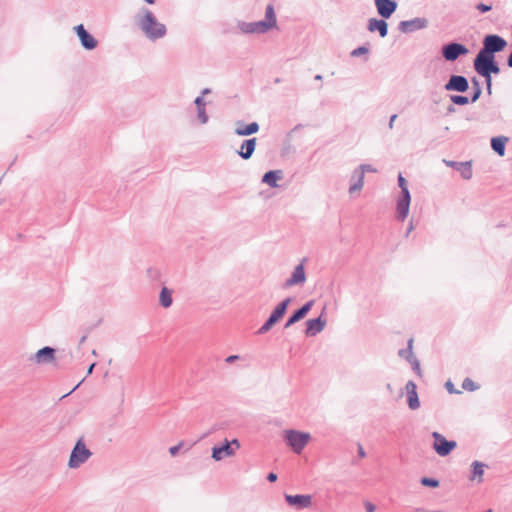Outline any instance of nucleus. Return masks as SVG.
I'll use <instances>...</instances> for the list:
<instances>
[{
	"label": "nucleus",
	"instance_id": "4468645a",
	"mask_svg": "<svg viewBox=\"0 0 512 512\" xmlns=\"http://www.w3.org/2000/svg\"><path fill=\"white\" fill-rule=\"evenodd\" d=\"M375 5L379 15L383 18H389L397 7L396 2L393 0H375Z\"/></svg>",
	"mask_w": 512,
	"mask_h": 512
},
{
	"label": "nucleus",
	"instance_id": "f257e3e1",
	"mask_svg": "<svg viewBox=\"0 0 512 512\" xmlns=\"http://www.w3.org/2000/svg\"><path fill=\"white\" fill-rule=\"evenodd\" d=\"M134 20L138 29L149 41L155 42L167 35L166 25L160 22L148 8H141Z\"/></svg>",
	"mask_w": 512,
	"mask_h": 512
},
{
	"label": "nucleus",
	"instance_id": "c03bdc74",
	"mask_svg": "<svg viewBox=\"0 0 512 512\" xmlns=\"http://www.w3.org/2000/svg\"><path fill=\"white\" fill-rule=\"evenodd\" d=\"M445 387L450 393H459V391L455 390L453 384L449 381L445 384Z\"/></svg>",
	"mask_w": 512,
	"mask_h": 512
},
{
	"label": "nucleus",
	"instance_id": "0eeeda50",
	"mask_svg": "<svg viewBox=\"0 0 512 512\" xmlns=\"http://www.w3.org/2000/svg\"><path fill=\"white\" fill-rule=\"evenodd\" d=\"M506 41L497 35H488L484 39V48L481 50L485 54L493 55L495 52L503 50Z\"/></svg>",
	"mask_w": 512,
	"mask_h": 512
},
{
	"label": "nucleus",
	"instance_id": "603ef678",
	"mask_svg": "<svg viewBox=\"0 0 512 512\" xmlns=\"http://www.w3.org/2000/svg\"><path fill=\"white\" fill-rule=\"evenodd\" d=\"M508 65L510 67H512V53L510 54L509 58H508Z\"/></svg>",
	"mask_w": 512,
	"mask_h": 512
},
{
	"label": "nucleus",
	"instance_id": "2f4dec72",
	"mask_svg": "<svg viewBox=\"0 0 512 512\" xmlns=\"http://www.w3.org/2000/svg\"><path fill=\"white\" fill-rule=\"evenodd\" d=\"M398 183L401 188L402 194H410L407 186V182L405 178L402 176V174H399L398 176Z\"/></svg>",
	"mask_w": 512,
	"mask_h": 512
},
{
	"label": "nucleus",
	"instance_id": "79ce46f5",
	"mask_svg": "<svg viewBox=\"0 0 512 512\" xmlns=\"http://www.w3.org/2000/svg\"><path fill=\"white\" fill-rule=\"evenodd\" d=\"M366 512H374L375 511V505L371 502H365L364 504Z\"/></svg>",
	"mask_w": 512,
	"mask_h": 512
},
{
	"label": "nucleus",
	"instance_id": "69168bd1",
	"mask_svg": "<svg viewBox=\"0 0 512 512\" xmlns=\"http://www.w3.org/2000/svg\"><path fill=\"white\" fill-rule=\"evenodd\" d=\"M486 512H493V511H492V510H488V511H486Z\"/></svg>",
	"mask_w": 512,
	"mask_h": 512
},
{
	"label": "nucleus",
	"instance_id": "b1692460",
	"mask_svg": "<svg viewBox=\"0 0 512 512\" xmlns=\"http://www.w3.org/2000/svg\"><path fill=\"white\" fill-rule=\"evenodd\" d=\"M412 347H413V339L411 338V339H409V342H408V350H401L399 352V355L401 357H405L407 360L411 361L413 364V369L420 375V365L416 360L413 359Z\"/></svg>",
	"mask_w": 512,
	"mask_h": 512
},
{
	"label": "nucleus",
	"instance_id": "f8f14e48",
	"mask_svg": "<svg viewBox=\"0 0 512 512\" xmlns=\"http://www.w3.org/2000/svg\"><path fill=\"white\" fill-rule=\"evenodd\" d=\"M443 57L447 61H454L460 55H465L468 53V49L459 43H450L443 47L442 49Z\"/></svg>",
	"mask_w": 512,
	"mask_h": 512
},
{
	"label": "nucleus",
	"instance_id": "f03ea898",
	"mask_svg": "<svg viewBox=\"0 0 512 512\" xmlns=\"http://www.w3.org/2000/svg\"><path fill=\"white\" fill-rule=\"evenodd\" d=\"M474 68L478 74L486 78L488 89H490L491 73H499V67L494 63V55L480 51L474 60Z\"/></svg>",
	"mask_w": 512,
	"mask_h": 512
},
{
	"label": "nucleus",
	"instance_id": "473e14b6",
	"mask_svg": "<svg viewBox=\"0 0 512 512\" xmlns=\"http://www.w3.org/2000/svg\"><path fill=\"white\" fill-rule=\"evenodd\" d=\"M421 483L424 485V486H429V487H438L439 486V482L438 480L436 479H431V478H422L421 479Z\"/></svg>",
	"mask_w": 512,
	"mask_h": 512
},
{
	"label": "nucleus",
	"instance_id": "ea45409f",
	"mask_svg": "<svg viewBox=\"0 0 512 512\" xmlns=\"http://www.w3.org/2000/svg\"><path fill=\"white\" fill-rule=\"evenodd\" d=\"M182 446V443H179L175 446H172L169 448V453L172 455V456H176L177 453L179 452L180 448Z\"/></svg>",
	"mask_w": 512,
	"mask_h": 512
},
{
	"label": "nucleus",
	"instance_id": "4d7b16f0",
	"mask_svg": "<svg viewBox=\"0 0 512 512\" xmlns=\"http://www.w3.org/2000/svg\"><path fill=\"white\" fill-rule=\"evenodd\" d=\"M86 338H87L86 336H83V337L80 339V344L84 343V342H85V340H86Z\"/></svg>",
	"mask_w": 512,
	"mask_h": 512
},
{
	"label": "nucleus",
	"instance_id": "c756f323",
	"mask_svg": "<svg viewBox=\"0 0 512 512\" xmlns=\"http://www.w3.org/2000/svg\"><path fill=\"white\" fill-rule=\"evenodd\" d=\"M314 302L312 300L306 302L301 308H299L297 313L300 315V317L303 319L307 313L311 310Z\"/></svg>",
	"mask_w": 512,
	"mask_h": 512
},
{
	"label": "nucleus",
	"instance_id": "09e8293b",
	"mask_svg": "<svg viewBox=\"0 0 512 512\" xmlns=\"http://www.w3.org/2000/svg\"><path fill=\"white\" fill-rule=\"evenodd\" d=\"M358 453H359V456H360L361 458H364V457H365V452H364V450H363V448H362V446H361V445H359V447H358Z\"/></svg>",
	"mask_w": 512,
	"mask_h": 512
},
{
	"label": "nucleus",
	"instance_id": "4c0bfd02",
	"mask_svg": "<svg viewBox=\"0 0 512 512\" xmlns=\"http://www.w3.org/2000/svg\"><path fill=\"white\" fill-rule=\"evenodd\" d=\"M477 9L482 12V13H485V12H488L492 9V6L491 5H486V4H478L477 5Z\"/></svg>",
	"mask_w": 512,
	"mask_h": 512
},
{
	"label": "nucleus",
	"instance_id": "4be33fe9",
	"mask_svg": "<svg viewBox=\"0 0 512 512\" xmlns=\"http://www.w3.org/2000/svg\"><path fill=\"white\" fill-rule=\"evenodd\" d=\"M237 125L235 134L238 136H249L259 131V124L257 122H251L248 125L238 122Z\"/></svg>",
	"mask_w": 512,
	"mask_h": 512
},
{
	"label": "nucleus",
	"instance_id": "49530a36",
	"mask_svg": "<svg viewBox=\"0 0 512 512\" xmlns=\"http://www.w3.org/2000/svg\"><path fill=\"white\" fill-rule=\"evenodd\" d=\"M267 480L269 482H275L277 480V475L275 473L271 472L268 474Z\"/></svg>",
	"mask_w": 512,
	"mask_h": 512
},
{
	"label": "nucleus",
	"instance_id": "3c124183",
	"mask_svg": "<svg viewBox=\"0 0 512 512\" xmlns=\"http://www.w3.org/2000/svg\"><path fill=\"white\" fill-rule=\"evenodd\" d=\"M96 363H92L89 368H88V371H87V374L90 375L92 372H93V369L95 367Z\"/></svg>",
	"mask_w": 512,
	"mask_h": 512
},
{
	"label": "nucleus",
	"instance_id": "6e6d98bb",
	"mask_svg": "<svg viewBox=\"0 0 512 512\" xmlns=\"http://www.w3.org/2000/svg\"><path fill=\"white\" fill-rule=\"evenodd\" d=\"M395 119H396V115H393V116L391 117L390 126L392 125V122H395Z\"/></svg>",
	"mask_w": 512,
	"mask_h": 512
},
{
	"label": "nucleus",
	"instance_id": "6ab92c4d",
	"mask_svg": "<svg viewBox=\"0 0 512 512\" xmlns=\"http://www.w3.org/2000/svg\"><path fill=\"white\" fill-rule=\"evenodd\" d=\"M406 392H407V398H408V406L410 409L415 410L419 408L420 402L418 399V394L416 391V384L412 381H409L406 384Z\"/></svg>",
	"mask_w": 512,
	"mask_h": 512
},
{
	"label": "nucleus",
	"instance_id": "de8ad7c7",
	"mask_svg": "<svg viewBox=\"0 0 512 512\" xmlns=\"http://www.w3.org/2000/svg\"><path fill=\"white\" fill-rule=\"evenodd\" d=\"M210 93H211V89L210 88H204L201 91L200 96L204 97L205 95L210 94Z\"/></svg>",
	"mask_w": 512,
	"mask_h": 512
},
{
	"label": "nucleus",
	"instance_id": "c9c22d12",
	"mask_svg": "<svg viewBox=\"0 0 512 512\" xmlns=\"http://www.w3.org/2000/svg\"><path fill=\"white\" fill-rule=\"evenodd\" d=\"M462 176L465 178V179H470L471 176H472V170H471V167L469 165H466V164H462Z\"/></svg>",
	"mask_w": 512,
	"mask_h": 512
},
{
	"label": "nucleus",
	"instance_id": "58836bf2",
	"mask_svg": "<svg viewBox=\"0 0 512 512\" xmlns=\"http://www.w3.org/2000/svg\"><path fill=\"white\" fill-rule=\"evenodd\" d=\"M473 83H474V85H476V86H477V89H476V91H475V94H474V96L472 97V102H475V101L479 98V96H480V94H481V89H480V87H479L478 82H477L475 79L473 80Z\"/></svg>",
	"mask_w": 512,
	"mask_h": 512
},
{
	"label": "nucleus",
	"instance_id": "7ed1b4c3",
	"mask_svg": "<svg viewBox=\"0 0 512 512\" xmlns=\"http://www.w3.org/2000/svg\"><path fill=\"white\" fill-rule=\"evenodd\" d=\"M92 456V452L86 447L82 438H80L74 445L69 460L68 467L70 469H77L82 464L88 461Z\"/></svg>",
	"mask_w": 512,
	"mask_h": 512
},
{
	"label": "nucleus",
	"instance_id": "bb28decb",
	"mask_svg": "<svg viewBox=\"0 0 512 512\" xmlns=\"http://www.w3.org/2000/svg\"><path fill=\"white\" fill-rule=\"evenodd\" d=\"M508 141L506 137H496L491 140V146L495 152H497L500 156H503L505 153V145Z\"/></svg>",
	"mask_w": 512,
	"mask_h": 512
},
{
	"label": "nucleus",
	"instance_id": "0e129e2a",
	"mask_svg": "<svg viewBox=\"0 0 512 512\" xmlns=\"http://www.w3.org/2000/svg\"><path fill=\"white\" fill-rule=\"evenodd\" d=\"M74 390H70L69 393H66V396H69V394H72Z\"/></svg>",
	"mask_w": 512,
	"mask_h": 512
},
{
	"label": "nucleus",
	"instance_id": "8fccbe9b",
	"mask_svg": "<svg viewBox=\"0 0 512 512\" xmlns=\"http://www.w3.org/2000/svg\"><path fill=\"white\" fill-rule=\"evenodd\" d=\"M362 186H363V182H362V180H360L357 184H354L353 189L354 190L361 189Z\"/></svg>",
	"mask_w": 512,
	"mask_h": 512
},
{
	"label": "nucleus",
	"instance_id": "cd10ccee",
	"mask_svg": "<svg viewBox=\"0 0 512 512\" xmlns=\"http://www.w3.org/2000/svg\"><path fill=\"white\" fill-rule=\"evenodd\" d=\"M473 472H472V476H471V480L474 481V480H477V482H482V478H483V475H484V464L478 462V461H475L473 464Z\"/></svg>",
	"mask_w": 512,
	"mask_h": 512
},
{
	"label": "nucleus",
	"instance_id": "72a5a7b5",
	"mask_svg": "<svg viewBox=\"0 0 512 512\" xmlns=\"http://www.w3.org/2000/svg\"><path fill=\"white\" fill-rule=\"evenodd\" d=\"M451 100L457 105H466L468 103V98L465 96L454 95L451 97Z\"/></svg>",
	"mask_w": 512,
	"mask_h": 512
},
{
	"label": "nucleus",
	"instance_id": "e433bc0d",
	"mask_svg": "<svg viewBox=\"0 0 512 512\" xmlns=\"http://www.w3.org/2000/svg\"><path fill=\"white\" fill-rule=\"evenodd\" d=\"M194 104H195L196 108L206 107V101H205L204 97H202L200 95L194 99Z\"/></svg>",
	"mask_w": 512,
	"mask_h": 512
},
{
	"label": "nucleus",
	"instance_id": "aec40b11",
	"mask_svg": "<svg viewBox=\"0 0 512 512\" xmlns=\"http://www.w3.org/2000/svg\"><path fill=\"white\" fill-rule=\"evenodd\" d=\"M306 335L315 336L319 332H321L325 326V321L321 319V317L315 319H309L306 323Z\"/></svg>",
	"mask_w": 512,
	"mask_h": 512
},
{
	"label": "nucleus",
	"instance_id": "5fc2aeb1",
	"mask_svg": "<svg viewBox=\"0 0 512 512\" xmlns=\"http://www.w3.org/2000/svg\"><path fill=\"white\" fill-rule=\"evenodd\" d=\"M401 25H402L403 27H405V26H408V25H410V22H407V21H403V22L401 23Z\"/></svg>",
	"mask_w": 512,
	"mask_h": 512
},
{
	"label": "nucleus",
	"instance_id": "1a4fd4ad",
	"mask_svg": "<svg viewBox=\"0 0 512 512\" xmlns=\"http://www.w3.org/2000/svg\"><path fill=\"white\" fill-rule=\"evenodd\" d=\"M82 47L86 50H93L97 47L98 41L84 28L82 24L74 27Z\"/></svg>",
	"mask_w": 512,
	"mask_h": 512
},
{
	"label": "nucleus",
	"instance_id": "f704fd0d",
	"mask_svg": "<svg viewBox=\"0 0 512 512\" xmlns=\"http://www.w3.org/2000/svg\"><path fill=\"white\" fill-rule=\"evenodd\" d=\"M462 388L468 391H473L476 389V385L473 380L466 378L462 383Z\"/></svg>",
	"mask_w": 512,
	"mask_h": 512
},
{
	"label": "nucleus",
	"instance_id": "7c9ffc66",
	"mask_svg": "<svg viewBox=\"0 0 512 512\" xmlns=\"http://www.w3.org/2000/svg\"><path fill=\"white\" fill-rule=\"evenodd\" d=\"M302 318L300 317V315L297 313V311H295L290 317L289 319L287 320V322L285 323L284 327L285 328H288L290 326H292L293 324H295L296 322L300 321Z\"/></svg>",
	"mask_w": 512,
	"mask_h": 512
},
{
	"label": "nucleus",
	"instance_id": "ddd939ff",
	"mask_svg": "<svg viewBox=\"0 0 512 512\" xmlns=\"http://www.w3.org/2000/svg\"><path fill=\"white\" fill-rule=\"evenodd\" d=\"M236 453V449L231 447V444L226 439L221 446H214L212 448V458L215 461H221L226 457H232Z\"/></svg>",
	"mask_w": 512,
	"mask_h": 512
},
{
	"label": "nucleus",
	"instance_id": "c85d7f7f",
	"mask_svg": "<svg viewBox=\"0 0 512 512\" xmlns=\"http://www.w3.org/2000/svg\"><path fill=\"white\" fill-rule=\"evenodd\" d=\"M196 110H197L196 118H197L198 123L201 125L207 124L209 121V115L207 113L206 107L196 108Z\"/></svg>",
	"mask_w": 512,
	"mask_h": 512
},
{
	"label": "nucleus",
	"instance_id": "864d4df0",
	"mask_svg": "<svg viewBox=\"0 0 512 512\" xmlns=\"http://www.w3.org/2000/svg\"><path fill=\"white\" fill-rule=\"evenodd\" d=\"M366 170H367V171H374L373 169H371V168H370V167H368V166H366V167H362V173H363L364 171H366Z\"/></svg>",
	"mask_w": 512,
	"mask_h": 512
},
{
	"label": "nucleus",
	"instance_id": "423d86ee",
	"mask_svg": "<svg viewBox=\"0 0 512 512\" xmlns=\"http://www.w3.org/2000/svg\"><path fill=\"white\" fill-rule=\"evenodd\" d=\"M237 28L243 34L261 35L269 31V26L262 20L254 22L239 21L237 23Z\"/></svg>",
	"mask_w": 512,
	"mask_h": 512
},
{
	"label": "nucleus",
	"instance_id": "37998d69",
	"mask_svg": "<svg viewBox=\"0 0 512 512\" xmlns=\"http://www.w3.org/2000/svg\"><path fill=\"white\" fill-rule=\"evenodd\" d=\"M240 359V356L239 355H230L228 356L226 359H225V362L226 363H233L234 361Z\"/></svg>",
	"mask_w": 512,
	"mask_h": 512
},
{
	"label": "nucleus",
	"instance_id": "a19ab883",
	"mask_svg": "<svg viewBox=\"0 0 512 512\" xmlns=\"http://www.w3.org/2000/svg\"><path fill=\"white\" fill-rule=\"evenodd\" d=\"M368 52V49L366 47H360L358 49H354V56L356 55H362Z\"/></svg>",
	"mask_w": 512,
	"mask_h": 512
},
{
	"label": "nucleus",
	"instance_id": "680f3d73",
	"mask_svg": "<svg viewBox=\"0 0 512 512\" xmlns=\"http://www.w3.org/2000/svg\"><path fill=\"white\" fill-rule=\"evenodd\" d=\"M74 390H70L69 393H66V396H69V394H72Z\"/></svg>",
	"mask_w": 512,
	"mask_h": 512
},
{
	"label": "nucleus",
	"instance_id": "6e6552de",
	"mask_svg": "<svg viewBox=\"0 0 512 512\" xmlns=\"http://www.w3.org/2000/svg\"><path fill=\"white\" fill-rule=\"evenodd\" d=\"M432 435L435 440L433 447L437 454L446 456L456 447V442L446 440L440 433L434 432Z\"/></svg>",
	"mask_w": 512,
	"mask_h": 512
},
{
	"label": "nucleus",
	"instance_id": "13d9d810",
	"mask_svg": "<svg viewBox=\"0 0 512 512\" xmlns=\"http://www.w3.org/2000/svg\"><path fill=\"white\" fill-rule=\"evenodd\" d=\"M322 79V76L321 75H316L315 76V80H321Z\"/></svg>",
	"mask_w": 512,
	"mask_h": 512
},
{
	"label": "nucleus",
	"instance_id": "9b49d317",
	"mask_svg": "<svg viewBox=\"0 0 512 512\" xmlns=\"http://www.w3.org/2000/svg\"><path fill=\"white\" fill-rule=\"evenodd\" d=\"M285 500L290 506L294 507L297 510L306 509L312 505V496L311 495L285 494Z\"/></svg>",
	"mask_w": 512,
	"mask_h": 512
},
{
	"label": "nucleus",
	"instance_id": "a18cd8bd",
	"mask_svg": "<svg viewBox=\"0 0 512 512\" xmlns=\"http://www.w3.org/2000/svg\"><path fill=\"white\" fill-rule=\"evenodd\" d=\"M229 443L231 444V447H233L236 450H238L240 448V443H239V441L237 439H233Z\"/></svg>",
	"mask_w": 512,
	"mask_h": 512
},
{
	"label": "nucleus",
	"instance_id": "052dcab7",
	"mask_svg": "<svg viewBox=\"0 0 512 512\" xmlns=\"http://www.w3.org/2000/svg\"><path fill=\"white\" fill-rule=\"evenodd\" d=\"M349 193H352V184L348 188Z\"/></svg>",
	"mask_w": 512,
	"mask_h": 512
},
{
	"label": "nucleus",
	"instance_id": "e2e57ef3",
	"mask_svg": "<svg viewBox=\"0 0 512 512\" xmlns=\"http://www.w3.org/2000/svg\"><path fill=\"white\" fill-rule=\"evenodd\" d=\"M74 390H70L69 393H66V396H69V394H72Z\"/></svg>",
	"mask_w": 512,
	"mask_h": 512
},
{
	"label": "nucleus",
	"instance_id": "a211bd4d",
	"mask_svg": "<svg viewBox=\"0 0 512 512\" xmlns=\"http://www.w3.org/2000/svg\"><path fill=\"white\" fill-rule=\"evenodd\" d=\"M410 194H402L397 202V218L401 221L407 217L410 206Z\"/></svg>",
	"mask_w": 512,
	"mask_h": 512
},
{
	"label": "nucleus",
	"instance_id": "dca6fc26",
	"mask_svg": "<svg viewBox=\"0 0 512 512\" xmlns=\"http://www.w3.org/2000/svg\"><path fill=\"white\" fill-rule=\"evenodd\" d=\"M55 349L45 346L39 349L34 355L33 359L36 363H50L54 360Z\"/></svg>",
	"mask_w": 512,
	"mask_h": 512
},
{
	"label": "nucleus",
	"instance_id": "f3484780",
	"mask_svg": "<svg viewBox=\"0 0 512 512\" xmlns=\"http://www.w3.org/2000/svg\"><path fill=\"white\" fill-rule=\"evenodd\" d=\"M447 90H454L459 92H465L468 89L467 79L463 76H452L449 82L446 84Z\"/></svg>",
	"mask_w": 512,
	"mask_h": 512
},
{
	"label": "nucleus",
	"instance_id": "412c9836",
	"mask_svg": "<svg viewBox=\"0 0 512 512\" xmlns=\"http://www.w3.org/2000/svg\"><path fill=\"white\" fill-rule=\"evenodd\" d=\"M282 177L283 172L281 170H270L263 175L262 183L271 188H276L278 187L277 181L282 179Z\"/></svg>",
	"mask_w": 512,
	"mask_h": 512
},
{
	"label": "nucleus",
	"instance_id": "20e7f679",
	"mask_svg": "<svg viewBox=\"0 0 512 512\" xmlns=\"http://www.w3.org/2000/svg\"><path fill=\"white\" fill-rule=\"evenodd\" d=\"M311 435L307 432H300L297 430H286L284 433V439L287 445L296 453L300 454L307 443L309 442Z\"/></svg>",
	"mask_w": 512,
	"mask_h": 512
},
{
	"label": "nucleus",
	"instance_id": "393cba45",
	"mask_svg": "<svg viewBox=\"0 0 512 512\" xmlns=\"http://www.w3.org/2000/svg\"><path fill=\"white\" fill-rule=\"evenodd\" d=\"M159 303L163 308H169L173 303L172 290L162 287L159 295Z\"/></svg>",
	"mask_w": 512,
	"mask_h": 512
},
{
	"label": "nucleus",
	"instance_id": "2eb2a0df",
	"mask_svg": "<svg viewBox=\"0 0 512 512\" xmlns=\"http://www.w3.org/2000/svg\"><path fill=\"white\" fill-rule=\"evenodd\" d=\"M256 148V138H250L244 140L237 151V154L244 160H248L252 157Z\"/></svg>",
	"mask_w": 512,
	"mask_h": 512
},
{
	"label": "nucleus",
	"instance_id": "a878e982",
	"mask_svg": "<svg viewBox=\"0 0 512 512\" xmlns=\"http://www.w3.org/2000/svg\"><path fill=\"white\" fill-rule=\"evenodd\" d=\"M269 26V30L273 29L277 25V19L274 11V6L268 4L265 9V19L262 20Z\"/></svg>",
	"mask_w": 512,
	"mask_h": 512
},
{
	"label": "nucleus",
	"instance_id": "9d476101",
	"mask_svg": "<svg viewBox=\"0 0 512 512\" xmlns=\"http://www.w3.org/2000/svg\"><path fill=\"white\" fill-rule=\"evenodd\" d=\"M306 282V273L303 262L298 264L291 276L284 282V288H290L296 285H303Z\"/></svg>",
	"mask_w": 512,
	"mask_h": 512
},
{
	"label": "nucleus",
	"instance_id": "bf43d9fd",
	"mask_svg": "<svg viewBox=\"0 0 512 512\" xmlns=\"http://www.w3.org/2000/svg\"><path fill=\"white\" fill-rule=\"evenodd\" d=\"M412 230H413V225L411 223L410 226H409V229H408V233H410Z\"/></svg>",
	"mask_w": 512,
	"mask_h": 512
},
{
	"label": "nucleus",
	"instance_id": "5701e85b",
	"mask_svg": "<svg viewBox=\"0 0 512 512\" xmlns=\"http://www.w3.org/2000/svg\"><path fill=\"white\" fill-rule=\"evenodd\" d=\"M368 29L371 32L378 31L381 37H385L387 35V23L384 20L375 18L370 19Z\"/></svg>",
	"mask_w": 512,
	"mask_h": 512
},
{
	"label": "nucleus",
	"instance_id": "39448f33",
	"mask_svg": "<svg viewBox=\"0 0 512 512\" xmlns=\"http://www.w3.org/2000/svg\"><path fill=\"white\" fill-rule=\"evenodd\" d=\"M290 303L291 298L289 297L280 302L272 311L266 322L258 329L257 334L262 335L267 333L272 326L283 317Z\"/></svg>",
	"mask_w": 512,
	"mask_h": 512
}]
</instances>
